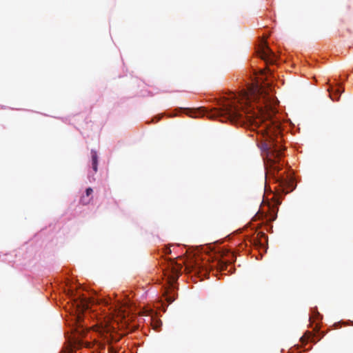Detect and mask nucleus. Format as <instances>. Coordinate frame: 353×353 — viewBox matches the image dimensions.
Instances as JSON below:
<instances>
[{
	"instance_id": "obj_1",
	"label": "nucleus",
	"mask_w": 353,
	"mask_h": 353,
	"mask_svg": "<svg viewBox=\"0 0 353 353\" xmlns=\"http://www.w3.org/2000/svg\"><path fill=\"white\" fill-rule=\"evenodd\" d=\"M256 91V93H253L252 97L254 101H257L256 111L251 104L248 93L244 92L241 99L225 101L221 108L211 113L209 117H225L233 123L259 127L265 119L270 117L267 111L272 108L271 105L274 99L263 87L257 88Z\"/></svg>"
},
{
	"instance_id": "obj_2",
	"label": "nucleus",
	"mask_w": 353,
	"mask_h": 353,
	"mask_svg": "<svg viewBox=\"0 0 353 353\" xmlns=\"http://www.w3.org/2000/svg\"><path fill=\"white\" fill-rule=\"evenodd\" d=\"M268 136L270 137V140L265 144V148L268 152L271 172H273V175L275 176V172L278 173L281 169L279 160L284 149L281 145L277 144L279 143L278 140L274 141L268 134Z\"/></svg>"
},
{
	"instance_id": "obj_3",
	"label": "nucleus",
	"mask_w": 353,
	"mask_h": 353,
	"mask_svg": "<svg viewBox=\"0 0 353 353\" xmlns=\"http://www.w3.org/2000/svg\"><path fill=\"white\" fill-rule=\"evenodd\" d=\"M169 268H170V274L168 276L170 286L166 289L164 296H165V300L171 303L175 300L176 295L173 283L178 279L182 267L179 264L171 263Z\"/></svg>"
},
{
	"instance_id": "obj_4",
	"label": "nucleus",
	"mask_w": 353,
	"mask_h": 353,
	"mask_svg": "<svg viewBox=\"0 0 353 353\" xmlns=\"http://www.w3.org/2000/svg\"><path fill=\"white\" fill-rule=\"evenodd\" d=\"M256 52L260 58L264 60L266 63L273 64L276 61V55L264 40L260 41Z\"/></svg>"
},
{
	"instance_id": "obj_5",
	"label": "nucleus",
	"mask_w": 353,
	"mask_h": 353,
	"mask_svg": "<svg viewBox=\"0 0 353 353\" xmlns=\"http://www.w3.org/2000/svg\"><path fill=\"white\" fill-rule=\"evenodd\" d=\"M275 177L276 178V182L279 183V186L282 188L283 192L288 193L289 192L292 191L294 189V181L292 179L284 178L282 176H277Z\"/></svg>"
},
{
	"instance_id": "obj_6",
	"label": "nucleus",
	"mask_w": 353,
	"mask_h": 353,
	"mask_svg": "<svg viewBox=\"0 0 353 353\" xmlns=\"http://www.w3.org/2000/svg\"><path fill=\"white\" fill-rule=\"evenodd\" d=\"M114 329L113 326L109 325L108 323H101V326H99L97 329V332H99L101 335L104 336L105 338L112 337V330Z\"/></svg>"
},
{
	"instance_id": "obj_7",
	"label": "nucleus",
	"mask_w": 353,
	"mask_h": 353,
	"mask_svg": "<svg viewBox=\"0 0 353 353\" xmlns=\"http://www.w3.org/2000/svg\"><path fill=\"white\" fill-rule=\"evenodd\" d=\"M230 262L229 261L217 260L214 265L219 271L226 270Z\"/></svg>"
},
{
	"instance_id": "obj_8",
	"label": "nucleus",
	"mask_w": 353,
	"mask_h": 353,
	"mask_svg": "<svg viewBox=\"0 0 353 353\" xmlns=\"http://www.w3.org/2000/svg\"><path fill=\"white\" fill-rule=\"evenodd\" d=\"M91 156H92V169L94 171V172H97L98 170L97 166H98V155L97 152L94 150L91 151Z\"/></svg>"
},
{
	"instance_id": "obj_9",
	"label": "nucleus",
	"mask_w": 353,
	"mask_h": 353,
	"mask_svg": "<svg viewBox=\"0 0 353 353\" xmlns=\"http://www.w3.org/2000/svg\"><path fill=\"white\" fill-rule=\"evenodd\" d=\"M78 310H83L88 307V303L85 299H81L79 301H74Z\"/></svg>"
},
{
	"instance_id": "obj_10",
	"label": "nucleus",
	"mask_w": 353,
	"mask_h": 353,
	"mask_svg": "<svg viewBox=\"0 0 353 353\" xmlns=\"http://www.w3.org/2000/svg\"><path fill=\"white\" fill-rule=\"evenodd\" d=\"M343 91L342 88H338L335 90L334 92L330 91V97L332 101H338L340 97V94Z\"/></svg>"
},
{
	"instance_id": "obj_11",
	"label": "nucleus",
	"mask_w": 353,
	"mask_h": 353,
	"mask_svg": "<svg viewBox=\"0 0 353 353\" xmlns=\"http://www.w3.org/2000/svg\"><path fill=\"white\" fill-rule=\"evenodd\" d=\"M309 340H310L311 341H314V336L310 332H307L303 336H301V341L303 343H304Z\"/></svg>"
},
{
	"instance_id": "obj_12",
	"label": "nucleus",
	"mask_w": 353,
	"mask_h": 353,
	"mask_svg": "<svg viewBox=\"0 0 353 353\" xmlns=\"http://www.w3.org/2000/svg\"><path fill=\"white\" fill-rule=\"evenodd\" d=\"M92 201V197H87L86 195H83L80 199V203L83 205H87Z\"/></svg>"
},
{
	"instance_id": "obj_13",
	"label": "nucleus",
	"mask_w": 353,
	"mask_h": 353,
	"mask_svg": "<svg viewBox=\"0 0 353 353\" xmlns=\"http://www.w3.org/2000/svg\"><path fill=\"white\" fill-rule=\"evenodd\" d=\"M93 193V190L91 188H88L85 190V195L87 197H90Z\"/></svg>"
},
{
	"instance_id": "obj_14",
	"label": "nucleus",
	"mask_w": 353,
	"mask_h": 353,
	"mask_svg": "<svg viewBox=\"0 0 353 353\" xmlns=\"http://www.w3.org/2000/svg\"><path fill=\"white\" fill-rule=\"evenodd\" d=\"M276 212H274L272 214H270L268 220L270 221H273L276 219Z\"/></svg>"
},
{
	"instance_id": "obj_15",
	"label": "nucleus",
	"mask_w": 353,
	"mask_h": 353,
	"mask_svg": "<svg viewBox=\"0 0 353 353\" xmlns=\"http://www.w3.org/2000/svg\"><path fill=\"white\" fill-rule=\"evenodd\" d=\"M199 268H200L195 265L194 267H192V271H194L196 273H197V272H200Z\"/></svg>"
},
{
	"instance_id": "obj_16",
	"label": "nucleus",
	"mask_w": 353,
	"mask_h": 353,
	"mask_svg": "<svg viewBox=\"0 0 353 353\" xmlns=\"http://www.w3.org/2000/svg\"><path fill=\"white\" fill-rule=\"evenodd\" d=\"M165 253L166 254H170V253H171V250H170V248H166L165 249Z\"/></svg>"
},
{
	"instance_id": "obj_17",
	"label": "nucleus",
	"mask_w": 353,
	"mask_h": 353,
	"mask_svg": "<svg viewBox=\"0 0 353 353\" xmlns=\"http://www.w3.org/2000/svg\"><path fill=\"white\" fill-rule=\"evenodd\" d=\"M155 323H156V324H154V326L155 327V329H157V327L159 326V325H158V324H159V321H157L155 322Z\"/></svg>"
},
{
	"instance_id": "obj_18",
	"label": "nucleus",
	"mask_w": 353,
	"mask_h": 353,
	"mask_svg": "<svg viewBox=\"0 0 353 353\" xmlns=\"http://www.w3.org/2000/svg\"><path fill=\"white\" fill-rule=\"evenodd\" d=\"M262 236H264V237H266L265 234H262Z\"/></svg>"
}]
</instances>
